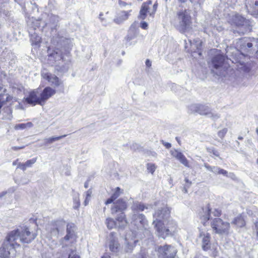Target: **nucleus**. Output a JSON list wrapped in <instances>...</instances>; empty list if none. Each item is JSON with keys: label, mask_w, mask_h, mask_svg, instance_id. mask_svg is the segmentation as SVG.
Wrapping results in <instances>:
<instances>
[{"label": "nucleus", "mask_w": 258, "mask_h": 258, "mask_svg": "<svg viewBox=\"0 0 258 258\" xmlns=\"http://www.w3.org/2000/svg\"><path fill=\"white\" fill-rule=\"evenodd\" d=\"M55 93V90L50 87H46L43 90L39 89L33 90L24 99L27 103L33 106L36 104L42 105Z\"/></svg>", "instance_id": "obj_1"}, {"label": "nucleus", "mask_w": 258, "mask_h": 258, "mask_svg": "<svg viewBox=\"0 0 258 258\" xmlns=\"http://www.w3.org/2000/svg\"><path fill=\"white\" fill-rule=\"evenodd\" d=\"M37 236V234L30 231L29 228L26 226L22 227L20 229L14 230L10 232L8 235L9 242H19L25 243L31 242Z\"/></svg>", "instance_id": "obj_2"}, {"label": "nucleus", "mask_w": 258, "mask_h": 258, "mask_svg": "<svg viewBox=\"0 0 258 258\" xmlns=\"http://www.w3.org/2000/svg\"><path fill=\"white\" fill-rule=\"evenodd\" d=\"M146 219L144 215L139 213H134L132 217L131 224L134 225L135 229L131 231L134 238H142V234L144 235L149 233V231L146 227Z\"/></svg>", "instance_id": "obj_3"}, {"label": "nucleus", "mask_w": 258, "mask_h": 258, "mask_svg": "<svg viewBox=\"0 0 258 258\" xmlns=\"http://www.w3.org/2000/svg\"><path fill=\"white\" fill-rule=\"evenodd\" d=\"M176 223L169 218L166 222H159L155 225L158 236L164 238L173 235L176 228Z\"/></svg>", "instance_id": "obj_4"}, {"label": "nucleus", "mask_w": 258, "mask_h": 258, "mask_svg": "<svg viewBox=\"0 0 258 258\" xmlns=\"http://www.w3.org/2000/svg\"><path fill=\"white\" fill-rule=\"evenodd\" d=\"M211 226L213 231L220 235H228L230 232V223L219 218H215L211 221Z\"/></svg>", "instance_id": "obj_5"}, {"label": "nucleus", "mask_w": 258, "mask_h": 258, "mask_svg": "<svg viewBox=\"0 0 258 258\" xmlns=\"http://www.w3.org/2000/svg\"><path fill=\"white\" fill-rule=\"evenodd\" d=\"M170 210L166 205L162 204L157 210L155 212L153 217L155 220L153 224L155 228V225L159 222H166L169 218Z\"/></svg>", "instance_id": "obj_6"}, {"label": "nucleus", "mask_w": 258, "mask_h": 258, "mask_svg": "<svg viewBox=\"0 0 258 258\" xmlns=\"http://www.w3.org/2000/svg\"><path fill=\"white\" fill-rule=\"evenodd\" d=\"M19 246L20 244L16 242H9L7 236V240L4 242L3 247L0 248V256L4 258L13 257L16 252L15 248Z\"/></svg>", "instance_id": "obj_7"}, {"label": "nucleus", "mask_w": 258, "mask_h": 258, "mask_svg": "<svg viewBox=\"0 0 258 258\" xmlns=\"http://www.w3.org/2000/svg\"><path fill=\"white\" fill-rule=\"evenodd\" d=\"M189 110L191 113H198L201 115H206L213 119L219 117L217 114L212 112L207 106L204 105L192 104L189 106Z\"/></svg>", "instance_id": "obj_8"}, {"label": "nucleus", "mask_w": 258, "mask_h": 258, "mask_svg": "<svg viewBox=\"0 0 258 258\" xmlns=\"http://www.w3.org/2000/svg\"><path fill=\"white\" fill-rule=\"evenodd\" d=\"M178 20L179 21V30L184 31L190 26V16L186 10L180 11L177 13Z\"/></svg>", "instance_id": "obj_9"}, {"label": "nucleus", "mask_w": 258, "mask_h": 258, "mask_svg": "<svg viewBox=\"0 0 258 258\" xmlns=\"http://www.w3.org/2000/svg\"><path fill=\"white\" fill-rule=\"evenodd\" d=\"M159 258H173L177 252L176 249L171 245L160 246L158 249Z\"/></svg>", "instance_id": "obj_10"}, {"label": "nucleus", "mask_w": 258, "mask_h": 258, "mask_svg": "<svg viewBox=\"0 0 258 258\" xmlns=\"http://www.w3.org/2000/svg\"><path fill=\"white\" fill-rule=\"evenodd\" d=\"M64 226V221L62 220L56 221L48 224L46 227V229L51 233L52 236H57L59 230L61 229V228H63Z\"/></svg>", "instance_id": "obj_11"}, {"label": "nucleus", "mask_w": 258, "mask_h": 258, "mask_svg": "<svg viewBox=\"0 0 258 258\" xmlns=\"http://www.w3.org/2000/svg\"><path fill=\"white\" fill-rule=\"evenodd\" d=\"M210 234L206 231L200 232L198 240L201 242L202 249L207 251L211 248Z\"/></svg>", "instance_id": "obj_12"}, {"label": "nucleus", "mask_w": 258, "mask_h": 258, "mask_svg": "<svg viewBox=\"0 0 258 258\" xmlns=\"http://www.w3.org/2000/svg\"><path fill=\"white\" fill-rule=\"evenodd\" d=\"M126 208V202L122 199H119L113 203L111 208V214L114 215L118 213L123 212Z\"/></svg>", "instance_id": "obj_13"}, {"label": "nucleus", "mask_w": 258, "mask_h": 258, "mask_svg": "<svg viewBox=\"0 0 258 258\" xmlns=\"http://www.w3.org/2000/svg\"><path fill=\"white\" fill-rule=\"evenodd\" d=\"M139 238H134V235L133 237H130V233L126 234L125 237V243L124 246V250L127 252H131L132 251L134 247H135L137 242H138Z\"/></svg>", "instance_id": "obj_14"}, {"label": "nucleus", "mask_w": 258, "mask_h": 258, "mask_svg": "<svg viewBox=\"0 0 258 258\" xmlns=\"http://www.w3.org/2000/svg\"><path fill=\"white\" fill-rule=\"evenodd\" d=\"M41 76L44 79L47 80L52 85H54L55 87L59 86L61 83L59 78L54 75L43 72L41 74Z\"/></svg>", "instance_id": "obj_15"}, {"label": "nucleus", "mask_w": 258, "mask_h": 258, "mask_svg": "<svg viewBox=\"0 0 258 258\" xmlns=\"http://www.w3.org/2000/svg\"><path fill=\"white\" fill-rule=\"evenodd\" d=\"M224 61L225 56L221 54H217L213 57L212 65L216 70H221Z\"/></svg>", "instance_id": "obj_16"}, {"label": "nucleus", "mask_w": 258, "mask_h": 258, "mask_svg": "<svg viewBox=\"0 0 258 258\" xmlns=\"http://www.w3.org/2000/svg\"><path fill=\"white\" fill-rule=\"evenodd\" d=\"M205 214L203 216L204 221H208L210 219L211 214H213L215 217H219L221 215V211L219 209H212L209 206H208L205 209Z\"/></svg>", "instance_id": "obj_17"}, {"label": "nucleus", "mask_w": 258, "mask_h": 258, "mask_svg": "<svg viewBox=\"0 0 258 258\" xmlns=\"http://www.w3.org/2000/svg\"><path fill=\"white\" fill-rule=\"evenodd\" d=\"M131 12L132 10H130L128 11H121L117 14L116 18L114 19V22L118 24L122 23L123 21L128 19Z\"/></svg>", "instance_id": "obj_18"}, {"label": "nucleus", "mask_w": 258, "mask_h": 258, "mask_svg": "<svg viewBox=\"0 0 258 258\" xmlns=\"http://www.w3.org/2000/svg\"><path fill=\"white\" fill-rule=\"evenodd\" d=\"M231 23L237 27L243 26L247 23L245 19L238 14H235L231 19Z\"/></svg>", "instance_id": "obj_19"}, {"label": "nucleus", "mask_w": 258, "mask_h": 258, "mask_svg": "<svg viewBox=\"0 0 258 258\" xmlns=\"http://www.w3.org/2000/svg\"><path fill=\"white\" fill-rule=\"evenodd\" d=\"M115 218V221L117 223V227L118 229H122L127 224L125 220V214L124 212L118 213Z\"/></svg>", "instance_id": "obj_20"}, {"label": "nucleus", "mask_w": 258, "mask_h": 258, "mask_svg": "<svg viewBox=\"0 0 258 258\" xmlns=\"http://www.w3.org/2000/svg\"><path fill=\"white\" fill-rule=\"evenodd\" d=\"M151 4V2L149 1L148 3H144L142 4L141 9L140 11L139 18L142 20H144L148 13L150 15V13H151L149 11V5Z\"/></svg>", "instance_id": "obj_21"}, {"label": "nucleus", "mask_w": 258, "mask_h": 258, "mask_svg": "<svg viewBox=\"0 0 258 258\" xmlns=\"http://www.w3.org/2000/svg\"><path fill=\"white\" fill-rule=\"evenodd\" d=\"M247 11L251 13L252 15H258V1H255L254 5L252 7L251 4H249V0H246V3L245 5Z\"/></svg>", "instance_id": "obj_22"}, {"label": "nucleus", "mask_w": 258, "mask_h": 258, "mask_svg": "<svg viewBox=\"0 0 258 258\" xmlns=\"http://www.w3.org/2000/svg\"><path fill=\"white\" fill-rule=\"evenodd\" d=\"M37 160V158H33L30 160H27L25 163H18V168H20V169L25 171L27 168L31 167L34 164Z\"/></svg>", "instance_id": "obj_23"}, {"label": "nucleus", "mask_w": 258, "mask_h": 258, "mask_svg": "<svg viewBox=\"0 0 258 258\" xmlns=\"http://www.w3.org/2000/svg\"><path fill=\"white\" fill-rule=\"evenodd\" d=\"M237 69L243 73H248L250 70V66L243 61H238L236 63Z\"/></svg>", "instance_id": "obj_24"}, {"label": "nucleus", "mask_w": 258, "mask_h": 258, "mask_svg": "<svg viewBox=\"0 0 258 258\" xmlns=\"http://www.w3.org/2000/svg\"><path fill=\"white\" fill-rule=\"evenodd\" d=\"M111 237L109 242V247L112 252H116L119 248V244L117 240L113 237L112 233H111Z\"/></svg>", "instance_id": "obj_25"}, {"label": "nucleus", "mask_w": 258, "mask_h": 258, "mask_svg": "<svg viewBox=\"0 0 258 258\" xmlns=\"http://www.w3.org/2000/svg\"><path fill=\"white\" fill-rule=\"evenodd\" d=\"M149 208L148 206H146L143 204L141 203H135L132 206V210L135 212H137L138 211H143L144 209H148Z\"/></svg>", "instance_id": "obj_26"}, {"label": "nucleus", "mask_w": 258, "mask_h": 258, "mask_svg": "<svg viewBox=\"0 0 258 258\" xmlns=\"http://www.w3.org/2000/svg\"><path fill=\"white\" fill-rule=\"evenodd\" d=\"M232 224L236 225L237 227H242L245 225V221L243 217L240 215L235 218Z\"/></svg>", "instance_id": "obj_27"}, {"label": "nucleus", "mask_w": 258, "mask_h": 258, "mask_svg": "<svg viewBox=\"0 0 258 258\" xmlns=\"http://www.w3.org/2000/svg\"><path fill=\"white\" fill-rule=\"evenodd\" d=\"M29 33L31 35L30 39L32 44L37 45L41 42V38L38 35H36L35 33L32 34V30H31L30 28L29 30Z\"/></svg>", "instance_id": "obj_28"}, {"label": "nucleus", "mask_w": 258, "mask_h": 258, "mask_svg": "<svg viewBox=\"0 0 258 258\" xmlns=\"http://www.w3.org/2000/svg\"><path fill=\"white\" fill-rule=\"evenodd\" d=\"M105 224L109 229L118 228L117 223L113 219L108 218L106 219Z\"/></svg>", "instance_id": "obj_29"}, {"label": "nucleus", "mask_w": 258, "mask_h": 258, "mask_svg": "<svg viewBox=\"0 0 258 258\" xmlns=\"http://www.w3.org/2000/svg\"><path fill=\"white\" fill-rule=\"evenodd\" d=\"M33 126V123L31 122H28L25 123H20L15 125L14 128L16 130H24L25 128H31Z\"/></svg>", "instance_id": "obj_30"}, {"label": "nucleus", "mask_w": 258, "mask_h": 258, "mask_svg": "<svg viewBox=\"0 0 258 258\" xmlns=\"http://www.w3.org/2000/svg\"><path fill=\"white\" fill-rule=\"evenodd\" d=\"M73 208L75 209H78L80 206V202L79 199V194L78 192H74L73 193Z\"/></svg>", "instance_id": "obj_31"}, {"label": "nucleus", "mask_w": 258, "mask_h": 258, "mask_svg": "<svg viewBox=\"0 0 258 258\" xmlns=\"http://www.w3.org/2000/svg\"><path fill=\"white\" fill-rule=\"evenodd\" d=\"M66 136H67L66 135H64L60 136H59V137H52L49 138H46L44 140V142H45V144L46 145H47V144H52V143H53L54 142H55L56 141H58L59 140L63 138L66 137Z\"/></svg>", "instance_id": "obj_32"}, {"label": "nucleus", "mask_w": 258, "mask_h": 258, "mask_svg": "<svg viewBox=\"0 0 258 258\" xmlns=\"http://www.w3.org/2000/svg\"><path fill=\"white\" fill-rule=\"evenodd\" d=\"M50 56L53 57L55 61L63 59L62 53L58 49L54 50L53 52L50 54Z\"/></svg>", "instance_id": "obj_33"}, {"label": "nucleus", "mask_w": 258, "mask_h": 258, "mask_svg": "<svg viewBox=\"0 0 258 258\" xmlns=\"http://www.w3.org/2000/svg\"><path fill=\"white\" fill-rule=\"evenodd\" d=\"M75 229V225L74 223H69L67 226V232L74 236Z\"/></svg>", "instance_id": "obj_34"}, {"label": "nucleus", "mask_w": 258, "mask_h": 258, "mask_svg": "<svg viewBox=\"0 0 258 258\" xmlns=\"http://www.w3.org/2000/svg\"><path fill=\"white\" fill-rule=\"evenodd\" d=\"M178 160L185 167H189V162L185 157V156L182 154Z\"/></svg>", "instance_id": "obj_35"}, {"label": "nucleus", "mask_w": 258, "mask_h": 258, "mask_svg": "<svg viewBox=\"0 0 258 258\" xmlns=\"http://www.w3.org/2000/svg\"><path fill=\"white\" fill-rule=\"evenodd\" d=\"M170 152L171 155L177 160H178L182 154L181 152L176 149H172L170 150Z\"/></svg>", "instance_id": "obj_36"}, {"label": "nucleus", "mask_w": 258, "mask_h": 258, "mask_svg": "<svg viewBox=\"0 0 258 258\" xmlns=\"http://www.w3.org/2000/svg\"><path fill=\"white\" fill-rule=\"evenodd\" d=\"M220 248L216 247L214 249L211 255L214 258H222L220 255Z\"/></svg>", "instance_id": "obj_37"}, {"label": "nucleus", "mask_w": 258, "mask_h": 258, "mask_svg": "<svg viewBox=\"0 0 258 258\" xmlns=\"http://www.w3.org/2000/svg\"><path fill=\"white\" fill-rule=\"evenodd\" d=\"M92 191L91 189L88 190L86 192V198L85 201L84 202V204L85 206H87L90 201V197L91 196Z\"/></svg>", "instance_id": "obj_38"}, {"label": "nucleus", "mask_w": 258, "mask_h": 258, "mask_svg": "<svg viewBox=\"0 0 258 258\" xmlns=\"http://www.w3.org/2000/svg\"><path fill=\"white\" fill-rule=\"evenodd\" d=\"M147 170L149 172L153 174L156 169V166L153 163H148L147 164Z\"/></svg>", "instance_id": "obj_39"}, {"label": "nucleus", "mask_w": 258, "mask_h": 258, "mask_svg": "<svg viewBox=\"0 0 258 258\" xmlns=\"http://www.w3.org/2000/svg\"><path fill=\"white\" fill-rule=\"evenodd\" d=\"M48 17H49L50 23L55 24L58 22V18L57 16L51 14L48 15Z\"/></svg>", "instance_id": "obj_40"}, {"label": "nucleus", "mask_w": 258, "mask_h": 258, "mask_svg": "<svg viewBox=\"0 0 258 258\" xmlns=\"http://www.w3.org/2000/svg\"><path fill=\"white\" fill-rule=\"evenodd\" d=\"M121 193L122 190H121L119 187H117L115 188V192L112 194L111 196L115 200L120 195Z\"/></svg>", "instance_id": "obj_41"}, {"label": "nucleus", "mask_w": 258, "mask_h": 258, "mask_svg": "<svg viewBox=\"0 0 258 258\" xmlns=\"http://www.w3.org/2000/svg\"><path fill=\"white\" fill-rule=\"evenodd\" d=\"M135 37V35L134 34L133 35H130L128 34L125 39L126 41V45H131L132 44V43L130 42V41L133 40Z\"/></svg>", "instance_id": "obj_42"}, {"label": "nucleus", "mask_w": 258, "mask_h": 258, "mask_svg": "<svg viewBox=\"0 0 258 258\" xmlns=\"http://www.w3.org/2000/svg\"><path fill=\"white\" fill-rule=\"evenodd\" d=\"M227 132V129L226 128H224L222 129V130L219 131L218 134V136L219 137H220L221 138H223L225 136V135H226Z\"/></svg>", "instance_id": "obj_43"}, {"label": "nucleus", "mask_w": 258, "mask_h": 258, "mask_svg": "<svg viewBox=\"0 0 258 258\" xmlns=\"http://www.w3.org/2000/svg\"><path fill=\"white\" fill-rule=\"evenodd\" d=\"M185 184L184 185V189L185 190V192H187V188H188L190 186V185L191 184V182L187 178H185Z\"/></svg>", "instance_id": "obj_44"}, {"label": "nucleus", "mask_w": 258, "mask_h": 258, "mask_svg": "<svg viewBox=\"0 0 258 258\" xmlns=\"http://www.w3.org/2000/svg\"><path fill=\"white\" fill-rule=\"evenodd\" d=\"M62 258H63V257H62ZM68 258H80V257L78 255L76 254L75 252L72 251V252L69 254Z\"/></svg>", "instance_id": "obj_45"}, {"label": "nucleus", "mask_w": 258, "mask_h": 258, "mask_svg": "<svg viewBox=\"0 0 258 258\" xmlns=\"http://www.w3.org/2000/svg\"><path fill=\"white\" fill-rule=\"evenodd\" d=\"M119 5L121 7H124L126 6H131V3H126L123 1H119Z\"/></svg>", "instance_id": "obj_46"}, {"label": "nucleus", "mask_w": 258, "mask_h": 258, "mask_svg": "<svg viewBox=\"0 0 258 258\" xmlns=\"http://www.w3.org/2000/svg\"><path fill=\"white\" fill-rule=\"evenodd\" d=\"M218 174H221L226 176H228L227 171L225 170H224V169H221V168H220L219 170Z\"/></svg>", "instance_id": "obj_47"}, {"label": "nucleus", "mask_w": 258, "mask_h": 258, "mask_svg": "<svg viewBox=\"0 0 258 258\" xmlns=\"http://www.w3.org/2000/svg\"><path fill=\"white\" fill-rule=\"evenodd\" d=\"M157 7V5L156 4H155L153 5L152 11L151 12V13H150V16H153V15L154 14V13H155V12L156 11Z\"/></svg>", "instance_id": "obj_48"}, {"label": "nucleus", "mask_w": 258, "mask_h": 258, "mask_svg": "<svg viewBox=\"0 0 258 258\" xmlns=\"http://www.w3.org/2000/svg\"><path fill=\"white\" fill-rule=\"evenodd\" d=\"M114 200H115V199L114 198H113L111 196L110 198H109L107 200V201L105 202V204L108 205V204H111Z\"/></svg>", "instance_id": "obj_49"}, {"label": "nucleus", "mask_w": 258, "mask_h": 258, "mask_svg": "<svg viewBox=\"0 0 258 258\" xmlns=\"http://www.w3.org/2000/svg\"><path fill=\"white\" fill-rule=\"evenodd\" d=\"M141 27L143 29H146L148 27V24L145 22L141 23Z\"/></svg>", "instance_id": "obj_50"}, {"label": "nucleus", "mask_w": 258, "mask_h": 258, "mask_svg": "<svg viewBox=\"0 0 258 258\" xmlns=\"http://www.w3.org/2000/svg\"><path fill=\"white\" fill-rule=\"evenodd\" d=\"M162 144L163 145L167 148V149H169L171 148V144L169 143H167V142H165L164 141H162Z\"/></svg>", "instance_id": "obj_51"}, {"label": "nucleus", "mask_w": 258, "mask_h": 258, "mask_svg": "<svg viewBox=\"0 0 258 258\" xmlns=\"http://www.w3.org/2000/svg\"><path fill=\"white\" fill-rule=\"evenodd\" d=\"M255 230L256 233V237L258 240V222L255 223Z\"/></svg>", "instance_id": "obj_52"}, {"label": "nucleus", "mask_w": 258, "mask_h": 258, "mask_svg": "<svg viewBox=\"0 0 258 258\" xmlns=\"http://www.w3.org/2000/svg\"><path fill=\"white\" fill-rule=\"evenodd\" d=\"M74 236L73 235H71L68 234V233H67V235L65 236V237L63 238V240L68 241V240H70V238H72Z\"/></svg>", "instance_id": "obj_53"}, {"label": "nucleus", "mask_w": 258, "mask_h": 258, "mask_svg": "<svg viewBox=\"0 0 258 258\" xmlns=\"http://www.w3.org/2000/svg\"><path fill=\"white\" fill-rule=\"evenodd\" d=\"M204 166L208 170H209L210 171H212V170H213V166H210L209 165H208V164H206L205 163L204 164Z\"/></svg>", "instance_id": "obj_54"}, {"label": "nucleus", "mask_w": 258, "mask_h": 258, "mask_svg": "<svg viewBox=\"0 0 258 258\" xmlns=\"http://www.w3.org/2000/svg\"><path fill=\"white\" fill-rule=\"evenodd\" d=\"M220 168L217 166H213L212 172L215 174H218Z\"/></svg>", "instance_id": "obj_55"}, {"label": "nucleus", "mask_w": 258, "mask_h": 258, "mask_svg": "<svg viewBox=\"0 0 258 258\" xmlns=\"http://www.w3.org/2000/svg\"><path fill=\"white\" fill-rule=\"evenodd\" d=\"M7 194V191H4L0 192V199H2L3 197H4Z\"/></svg>", "instance_id": "obj_56"}, {"label": "nucleus", "mask_w": 258, "mask_h": 258, "mask_svg": "<svg viewBox=\"0 0 258 258\" xmlns=\"http://www.w3.org/2000/svg\"><path fill=\"white\" fill-rule=\"evenodd\" d=\"M24 146H22V147H16V146H14V147H13L12 148V149L13 150H15V151H16V150H18L19 149H23L24 148Z\"/></svg>", "instance_id": "obj_57"}, {"label": "nucleus", "mask_w": 258, "mask_h": 258, "mask_svg": "<svg viewBox=\"0 0 258 258\" xmlns=\"http://www.w3.org/2000/svg\"><path fill=\"white\" fill-rule=\"evenodd\" d=\"M227 176L230 177L232 179H234L235 177V174L233 173H229V174H228V176Z\"/></svg>", "instance_id": "obj_58"}, {"label": "nucleus", "mask_w": 258, "mask_h": 258, "mask_svg": "<svg viewBox=\"0 0 258 258\" xmlns=\"http://www.w3.org/2000/svg\"><path fill=\"white\" fill-rule=\"evenodd\" d=\"M146 65L148 67H150L151 66V62L150 61L149 59H147L146 60Z\"/></svg>", "instance_id": "obj_59"}, {"label": "nucleus", "mask_w": 258, "mask_h": 258, "mask_svg": "<svg viewBox=\"0 0 258 258\" xmlns=\"http://www.w3.org/2000/svg\"><path fill=\"white\" fill-rule=\"evenodd\" d=\"M202 42L200 40L198 41V43L197 44V49L198 50H199L200 49V47L202 46Z\"/></svg>", "instance_id": "obj_60"}, {"label": "nucleus", "mask_w": 258, "mask_h": 258, "mask_svg": "<svg viewBox=\"0 0 258 258\" xmlns=\"http://www.w3.org/2000/svg\"><path fill=\"white\" fill-rule=\"evenodd\" d=\"M246 46L248 48H250L252 46V44L251 42H247Z\"/></svg>", "instance_id": "obj_61"}, {"label": "nucleus", "mask_w": 258, "mask_h": 258, "mask_svg": "<svg viewBox=\"0 0 258 258\" xmlns=\"http://www.w3.org/2000/svg\"><path fill=\"white\" fill-rule=\"evenodd\" d=\"M216 74L218 76H225V74L221 72V71L219 73L216 72Z\"/></svg>", "instance_id": "obj_62"}, {"label": "nucleus", "mask_w": 258, "mask_h": 258, "mask_svg": "<svg viewBox=\"0 0 258 258\" xmlns=\"http://www.w3.org/2000/svg\"><path fill=\"white\" fill-rule=\"evenodd\" d=\"M18 160H16L15 161H14L13 162V165H17L18 166Z\"/></svg>", "instance_id": "obj_63"}, {"label": "nucleus", "mask_w": 258, "mask_h": 258, "mask_svg": "<svg viewBox=\"0 0 258 258\" xmlns=\"http://www.w3.org/2000/svg\"><path fill=\"white\" fill-rule=\"evenodd\" d=\"M103 14L101 13L99 15V19H100L101 21L102 22L103 20V18H102Z\"/></svg>", "instance_id": "obj_64"}]
</instances>
